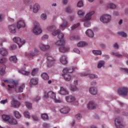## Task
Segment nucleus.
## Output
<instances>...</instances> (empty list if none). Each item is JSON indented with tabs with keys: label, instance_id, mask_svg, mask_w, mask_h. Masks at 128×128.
<instances>
[{
	"label": "nucleus",
	"instance_id": "nucleus-33",
	"mask_svg": "<svg viewBox=\"0 0 128 128\" xmlns=\"http://www.w3.org/2000/svg\"><path fill=\"white\" fill-rule=\"evenodd\" d=\"M46 30L48 32H54L56 30V27L55 26H48Z\"/></svg>",
	"mask_w": 128,
	"mask_h": 128
},
{
	"label": "nucleus",
	"instance_id": "nucleus-10",
	"mask_svg": "<svg viewBox=\"0 0 128 128\" xmlns=\"http://www.w3.org/2000/svg\"><path fill=\"white\" fill-rule=\"evenodd\" d=\"M16 27L14 24L10 25L9 26H8V32L11 34H16Z\"/></svg>",
	"mask_w": 128,
	"mask_h": 128
},
{
	"label": "nucleus",
	"instance_id": "nucleus-38",
	"mask_svg": "<svg viewBox=\"0 0 128 128\" xmlns=\"http://www.w3.org/2000/svg\"><path fill=\"white\" fill-rule=\"evenodd\" d=\"M14 116L16 118H22V114L18 111H14Z\"/></svg>",
	"mask_w": 128,
	"mask_h": 128
},
{
	"label": "nucleus",
	"instance_id": "nucleus-19",
	"mask_svg": "<svg viewBox=\"0 0 128 128\" xmlns=\"http://www.w3.org/2000/svg\"><path fill=\"white\" fill-rule=\"evenodd\" d=\"M38 80L36 78H32L30 80V86H36L38 84Z\"/></svg>",
	"mask_w": 128,
	"mask_h": 128
},
{
	"label": "nucleus",
	"instance_id": "nucleus-3",
	"mask_svg": "<svg viewBox=\"0 0 128 128\" xmlns=\"http://www.w3.org/2000/svg\"><path fill=\"white\" fill-rule=\"evenodd\" d=\"M36 24H34V28L32 30L34 34H36L38 36V34H42V29H40V24L36 22Z\"/></svg>",
	"mask_w": 128,
	"mask_h": 128
},
{
	"label": "nucleus",
	"instance_id": "nucleus-62",
	"mask_svg": "<svg viewBox=\"0 0 128 128\" xmlns=\"http://www.w3.org/2000/svg\"><path fill=\"white\" fill-rule=\"evenodd\" d=\"M120 70L123 72H126V74H128V68H120Z\"/></svg>",
	"mask_w": 128,
	"mask_h": 128
},
{
	"label": "nucleus",
	"instance_id": "nucleus-18",
	"mask_svg": "<svg viewBox=\"0 0 128 128\" xmlns=\"http://www.w3.org/2000/svg\"><path fill=\"white\" fill-rule=\"evenodd\" d=\"M82 22H84V28H90L92 26V23L90 22V20L83 19Z\"/></svg>",
	"mask_w": 128,
	"mask_h": 128
},
{
	"label": "nucleus",
	"instance_id": "nucleus-35",
	"mask_svg": "<svg viewBox=\"0 0 128 128\" xmlns=\"http://www.w3.org/2000/svg\"><path fill=\"white\" fill-rule=\"evenodd\" d=\"M62 76H64V78L66 82H70V80L72 76L70 75V74H62Z\"/></svg>",
	"mask_w": 128,
	"mask_h": 128
},
{
	"label": "nucleus",
	"instance_id": "nucleus-17",
	"mask_svg": "<svg viewBox=\"0 0 128 128\" xmlns=\"http://www.w3.org/2000/svg\"><path fill=\"white\" fill-rule=\"evenodd\" d=\"M94 14V11L90 12L86 15L84 18L83 20H90L92 19V14Z\"/></svg>",
	"mask_w": 128,
	"mask_h": 128
},
{
	"label": "nucleus",
	"instance_id": "nucleus-59",
	"mask_svg": "<svg viewBox=\"0 0 128 128\" xmlns=\"http://www.w3.org/2000/svg\"><path fill=\"white\" fill-rule=\"evenodd\" d=\"M0 103L1 104H8V98L1 100Z\"/></svg>",
	"mask_w": 128,
	"mask_h": 128
},
{
	"label": "nucleus",
	"instance_id": "nucleus-9",
	"mask_svg": "<svg viewBox=\"0 0 128 128\" xmlns=\"http://www.w3.org/2000/svg\"><path fill=\"white\" fill-rule=\"evenodd\" d=\"M30 10H32L33 8V12L34 14H36V12H38V10H40V4H36L34 5V6H30Z\"/></svg>",
	"mask_w": 128,
	"mask_h": 128
},
{
	"label": "nucleus",
	"instance_id": "nucleus-41",
	"mask_svg": "<svg viewBox=\"0 0 128 128\" xmlns=\"http://www.w3.org/2000/svg\"><path fill=\"white\" fill-rule=\"evenodd\" d=\"M78 15L80 16V18H82V16H84V14H86V12H84V11L80 10L78 11Z\"/></svg>",
	"mask_w": 128,
	"mask_h": 128
},
{
	"label": "nucleus",
	"instance_id": "nucleus-37",
	"mask_svg": "<svg viewBox=\"0 0 128 128\" xmlns=\"http://www.w3.org/2000/svg\"><path fill=\"white\" fill-rule=\"evenodd\" d=\"M48 94L50 98H52V100H56V93L52 92H49Z\"/></svg>",
	"mask_w": 128,
	"mask_h": 128
},
{
	"label": "nucleus",
	"instance_id": "nucleus-64",
	"mask_svg": "<svg viewBox=\"0 0 128 128\" xmlns=\"http://www.w3.org/2000/svg\"><path fill=\"white\" fill-rule=\"evenodd\" d=\"M32 118L34 120H35V122H38L39 120L38 118L36 116H32Z\"/></svg>",
	"mask_w": 128,
	"mask_h": 128
},
{
	"label": "nucleus",
	"instance_id": "nucleus-8",
	"mask_svg": "<svg viewBox=\"0 0 128 128\" xmlns=\"http://www.w3.org/2000/svg\"><path fill=\"white\" fill-rule=\"evenodd\" d=\"M11 106L14 108H18L20 106V103L16 100H13L11 102Z\"/></svg>",
	"mask_w": 128,
	"mask_h": 128
},
{
	"label": "nucleus",
	"instance_id": "nucleus-34",
	"mask_svg": "<svg viewBox=\"0 0 128 128\" xmlns=\"http://www.w3.org/2000/svg\"><path fill=\"white\" fill-rule=\"evenodd\" d=\"M2 118L4 122H8L10 120V116L8 115L4 114L2 116Z\"/></svg>",
	"mask_w": 128,
	"mask_h": 128
},
{
	"label": "nucleus",
	"instance_id": "nucleus-11",
	"mask_svg": "<svg viewBox=\"0 0 128 128\" xmlns=\"http://www.w3.org/2000/svg\"><path fill=\"white\" fill-rule=\"evenodd\" d=\"M47 60H48V68H50L52 66V65L50 64H54V62H56V60L54 58H52V56H47Z\"/></svg>",
	"mask_w": 128,
	"mask_h": 128
},
{
	"label": "nucleus",
	"instance_id": "nucleus-50",
	"mask_svg": "<svg viewBox=\"0 0 128 128\" xmlns=\"http://www.w3.org/2000/svg\"><path fill=\"white\" fill-rule=\"evenodd\" d=\"M60 30H58L52 33V36H58V34H60Z\"/></svg>",
	"mask_w": 128,
	"mask_h": 128
},
{
	"label": "nucleus",
	"instance_id": "nucleus-22",
	"mask_svg": "<svg viewBox=\"0 0 128 128\" xmlns=\"http://www.w3.org/2000/svg\"><path fill=\"white\" fill-rule=\"evenodd\" d=\"M68 48L65 47L64 46H61L59 48V52H62L63 54H64V52H68Z\"/></svg>",
	"mask_w": 128,
	"mask_h": 128
},
{
	"label": "nucleus",
	"instance_id": "nucleus-40",
	"mask_svg": "<svg viewBox=\"0 0 128 128\" xmlns=\"http://www.w3.org/2000/svg\"><path fill=\"white\" fill-rule=\"evenodd\" d=\"M92 54L95 56H100L102 54V51L94 50H92Z\"/></svg>",
	"mask_w": 128,
	"mask_h": 128
},
{
	"label": "nucleus",
	"instance_id": "nucleus-44",
	"mask_svg": "<svg viewBox=\"0 0 128 128\" xmlns=\"http://www.w3.org/2000/svg\"><path fill=\"white\" fill-rule=\"evenodd\" d=\"M66 12L68 14H72V12L73 10L70 7H67L66 9Z\"/></svg>",
	"mask_w": 128,
	"mask_h": 128
},
{
	"label": "nucleus",
	"instance_id": "nucleus-53",
	"mask_svg": "<svg viewBox=\"0 0 128 128\" xmlns=\"http://www.w3.org/2000/svg\"><path fill=\"white\" fill-rule=\"evenodd\" d=\"M77 6L78 8H82V6H84V2H82V0L79 1L77 4Z\"/></svg>",
	"mask_w": 128,
	"mask_h": 128
},
{
	"label": "nucleus",
	"instance_id": "nucleus-47",
	"mask_svg": "<svg viewBox=\"0 0 128 128\" xmlns=\"http://www.w3.org/2000/svg\"><path fill=\"white\" fill-rule=\"evenodd\" d=\"M68 26V22H66V20H63V24H60V26L61 28H66Z\"/></svg>",
	"mask_w": 128,
	"mask_h": 128
},
{
	"label": "nucleus",
	"instance_id": "nucleus-60",
	"mask_svg": "<svg viewBox=\"0 0 128 128\" xmlns=\"http://www.w3.org/2000/svg\"><path fill=\"white\" fill-rule=\"evenodd\" d=\"M90 78H98V76L94 74H91L89 76Z\"/></svg>",
	"mask_w": 128,
	"mask_h": 128
},
{
	"label": "nucleus",
	"instance_id": "nucleus-52",
	"mask_svg": "<svg viewBox=\"0 0 128 128\" xmlns=\"http://www.w3.org/2000/svg\"><path fill=\"white\" fill-rule=\"evenodd\" d=\"M6 62H8L6 58H2L0 59V64H5Z\"/></svg>",
	"mask_w": 128,
	"mask_h": 128
},
{
	"label": "nucleus",
	"instance_id": "nucleus-4",
	"mask_svg": "<svg viewBox=\"0 0 128 128\" xmlns=\"http://www.w3.org/2000/svg\"><path fill=\"white\" fill-rule=\"evenodd\" d=\"M118 92L120 96H128V88L126 87H121L118 90Z\"/></svg>",
	"mask_w": 128,
	"mask_h": 128
},
{
	"label": "nucleus",
	"instance_id": "nucleus-21",
	"mask_svg": "<svg viewBox=\"0 0 128 128\" xmlns=\"http://www.w3.org/2000/svg\"><path fill=\"white\" fill-rule=\"evenodd\" d=\"M96 106V104L92 102H90L88 104V110H94Z\"/></svg>",
	"mask_w": 128,
	"mask_h": 128
},
{
	"label": "nucleus",
	"instance_id": "nucleus-23",
	"mask_svg": "<svg viewBox=\"0 0 128 128\" xmlns=\"http://www.w3.org/2000/svg\"><path fill=\"white\" fill-rule=\"evenodd\" d=\"M89 92L91 94H98V90L96 88H94V87L90 88Z\"/></svg>",
	"mask_w": 128,
	"mask_h": 128
},
{
	"label": "nucleus",
	"instance_id": "nucleus-27",
	"mask_svg": "<svg viewBox=\"0 0 128 128\" xmlns=\"http://www.w3.org/2000/svg\"><path fill=\"white\" fill-rule=\"evenodd\" d=\"M41 76L44 80H50V76L46 72H44L41 74Z\"/></svg>",
	"mask_w": 128,
	"mask_h": 128
},
{
	"label": "nucleus",
	"instance_id": "nucleus-29",
	"mask_svg": "<svg viewBox=\"0 0 128 128\" xmlns=\"http://www.w3.org/2000/svg\"><path fill=\"white\" fill-rule=\"evenodd\" d=\"M0 52V54H2V56H8V50L4 48H2Z\"/></svg>",
	"mask_w": 128,
	"mask_h": 128
},
{
	"label": "nucleus",
	"instance_id": "nucleus-56",
	"mask_svg": "<svg viewBox=\"0 0 128 128\" xmlns=\"http://www.w3.org/2000/svg\"><path fill=\"white\" fill-rule=\"evenodd\" d=\"M90 74V73L88 72H87L86 73H80L79 76H88Z\"/></svg>",
	"mask_w": 128,
	"mask_h": 128
},
{
	"label": "nucleus",
	"instance_id": "nucleus-61",
	"mask_svg": "<svg viewBox=\"0 0 128 128\" xmlns=\"http://www.w3.org/2000/svg\"><path fill=\"white\" fill-rule=\"evenodd\" d=\"M38 74V72L36 71V69H34L32 72V76H34L36 74Z\"/></svg>",
	"mask_w": 128,
	"mask_h": 128
},
{
	"label": "nucleus",
	"instance_id": "nucleus-20",
	"mask_svg": "<svg viewBox=\"0 0 128 128\" xmlns=\"http://www.w3.org/2000/svg\"><path fill=\"white\" fill-rule=\"evenodd\" d=\"M86 34L88 36H89V38H94V32L92 30L88 29L86 32Z\"/></svg>",
	"mask_w": 128,
	"mask_h": 128
},
{
	"label": "nucleus",
	"instance_id": "nucleus-51",
	"mask_svg": "<svg viewBox=\"0 0 128 128\" xmlns=\"http://www.w3.org/2000/svg\"><path fill=\"white\" fill-rule=\"evenodd\" d=\"M33 100H34V102H38V100H40V96H35L33 98Z\"/></svg>",
	"mask_w": 128,
	"mask_h": 128
},
{
	"label": "nucleus",
	"instance_id": "nucleus-43",
	"mask_svg": "<svg viewBox=\"0 0 128 128\" xmlns=\"http://www.w3.org/2000/svg\"><path fill=\"white\" fill-rule=\"evenodd\" d=\"M24 104L26 106L27 108H32V104L28 102H25Z\"/></svg>",
	"mask_w": 128,
	"mask_h": 128
},
{
	"label": "nucleus",
	"instance_id": "nucleus-48",
	"mask_svg": "<svg viewBox=\"0 0 128 128\" xmlns=\"http://www.w3.org/2000/svg\"><path fill=\"white\" fill-rule=\"evenodd\" d=\"M78 26H80V23H78L76 24H74L72 28H71V30H76V28H78Z\"/></svg>",
	"mask_w": 128,
	"mask_h": 128
},
{
	"label": "nucleus",
	"instance_id": "nucleus-26",
	"mask_svg": "<svg viewBox=\"0 0 128 128\" xmlns=\"http://www.w3.org/2000/svg\"><path fill=\"white\" fill-rule=\"evenodd\" d=\"M8 122V124H12V125L18 124V121L12 118H10Z\"/></svg>",
	"mask_w": 128,
	"mask_h": 128
},
{
	"label": "nucleus",
	"instance_id": "nucleus-57",
	"mask_svg": "<svg viewBox=\"0 0 128 128\" xmlns=\"http://www.w3.org/2000/svg\"><path fill=\"white\" fill-rule=\"evenodd\" d=\"M82 118V116L80 114H78L75 116V118H76L77 120H80Z\"/></svg>",
	"mask_w": 128,
	"mask_h": 128
},
{
	"label": "nucleus",
	"instance_id": "nucleus-63",
	"mask_svg": "<svg viewBox=\"0 0 128 128\" xmlns=\"http://www.w3.org/2000/svg\"><path fill=\"white\" fill-rule=\"evenodd\" d=\"M42 40H48V36L47 34L44 35L42 38Z\"/></svg>",
	"mask_w": 128,
	"mask_h": 128
},
{
	"label": "nucleus",
	"instance_id": "nucleus-45",
	"mask_svg": "<svg viewBox=\"0 0 128 128\" xmlns=\"http://www.w3.org/2000/svg\"><path fill=\"white\" fill-rule=\"evenodd\" d=\"M24 114L25 118H30V112L28 111H25L24 112Z\"/></svg>",
	"mask_w": 128,
	"mask_h": 128
},
{
	"label": "nucleus",
	"instance_id": "nucleus-15",
	"mask_svg": "<svg viewBox=\"0 0 128 128\" xmlns=\"http://www.w3.org/2000/svg\"><path fill=\"white\" fill-rule=\"evenodd\" d=\"M66 45V42L64 40H58L55 42V46H64Z\"/></svg>",
	"mask_w": 128,
	"mask_h": 128
},
{
	"label": "nucleus",
	"instance_id": "nucleus-42",
	"mask_svg": "<svg viewBox=\"0 0 128 128\" xmlns=\"http://www.w3.org/2000/svg\"><path fill=\"white\" fill-rule=\"evenodd\" d=\"M70 90L72 92H76V90H78V88L76 86H72Z\"/></svg>",
	"mask_w": 128,
	"mask_h": 128
},
{
	"label": "nucleus",
	"instance_id": "nucleus-12",
	"mask_svg": "<svg viewBox=\"0 0 128 128\" xmlns=\"http://www.w3.org/2000/svg\"><path fill=\"white\" fill-rule=\"evenodd\" d=\"M22 28H26V22L24 20H19L17 23V28L18 30Z\"/></svg>",
	"mask_w": 128,
	"mask_h": 128
},
{
	"label": "nucleus",
	"instance_id": "nucleus-5",
	"mask_svg": "<svg viewBox=\"0 0 128 128\" xmlns=\"http://www.w3.org/2000/svg\"><path fill=\"white\" fill-rule=\"evenodd\" d=\"M122 118L120 117H118L115 119V126L117 128H124V124H122Z\"/></svg>",
	"mask_w": 128,
	"mask_h": 128
},
{
	"label": "nucleus",
	"instance_id": "nucleus-25",
	"mask_svg": "<svg viewBox=\"0 0 128 128\" xmlns=\"http://www.w3.org/2000/svg\"><path fill=\"white\" fill-rule=\"evenodd\" d=\"M60 62L62 64H68V60H66V56H62L60 58Z\"/></svg>",
	"mask_w": 128,
	"mask_h": 128
},
{
	"label": "nucleus",
	"instance_id": "nucleus-46",
	"mask_svg": "<svg viewBox=\"0 0 128 128\" xmlns=\"http://www.w3.org/2000/svg\"><path fill=\"white\" fill-rule=\"evenodd\" d=\"M118 34L119 36H120L123 38H126V36H128V35L124 32H118Z\"/></svg>",
	"mask_w": 128,
	"mask_h": 128
},
{
	"label": "nucleus",
	"instance_id": "nucleus-55",
	"mask_svg": "<svg viewBox=\"0 0 128 128\" xmlns=\"http://www.w3.org/2000/svg\"><path fill=\"white\" fill-rule=\"evenodd\" d=\"M112 56H117V57H120V56H123L122 55L118 53V52H112Z\"/></svg>",
	"mask_w": 128,
	"mask_h": 128
},
{
	"label": "nucleus",
	"instance_id": "nucleus-1",
	"mask_svg": "<svg viewBox=\"0 0 128 128\" xmlns=\"http://www.w3.org/2000/svg\"><path fill=\"white\" fill-rule=\"evenodd\" d=\"M18 82L16 80H12L11 82V84H8V90H12V88H14V86H15V91L16 92H22L24 88V84H22L20 86H18Z\"/></svg>",
	"mask_w": 128,
	"mask_h": 128
},
{
	"label": "nucleus",
	"instance_id": "nucleus-24",
	"mask_svg": "<svg viewBox=\"0 0 128 128\" xmlns=\"http://www.w3.org/2000/svg\"><path fill=\"white\" fill-rule=\"evenodd\" d=\"M59 94L62 95L68 94V92L66 88H64V87H61L59 91Z\"/></svg>",
	"mask_w": 128,
	"mask_h": 128
},
{
	"label": "nucleus",
	"instance_id": "nucleus-2",
	"mask_svg": "<svg viewBox=\"0 0 128 128\" xmlns=\"http://www.w3.org/2000/svg\"><path fill=\"white\" fill-rule=\"evenodd\" d=\"M100 20L103 24H108L112 20V16L110 14H104L101 16Z\"/></svg>",
	"mask_w": 128,
	"mask_h": 128
},
{
	"label": "nucleus",
	"instance_id": "nucleus-16",
	"mask_svg": "<svg viewBox=\"0 0 128 128\" xmlns=\"http://www.w3.org/2000/svg\"><path fill=\"white\" fill-rule=\"evenodd\" d=\"M0 74L2 76L6 74V66L4 64H2L0 66Z\"/></svg>",
	"mask_w": 128,
	"mask_h": 128
},
{
	"label": "nucleus",
	"instance_id": "nucleus-14",
	"mask_svg": "<svg viewBox=\"0 0 128 128\" xmlns=\"http://www.w3.org/2000/svg\"><path fill=\"white\" fill-rule=\"evenodd\" d=\"M66 102H74L76 98V97L72 96H68L66 98Z\"/></svg>",
	"mask_w": 128,
	"mask_h": 128
},
{
	"label": "nucleus",
	"instance_id": "nucleus-28",
	"mask_svg": "<svg viewBox=\"0 0 128 128\" xmlns=\"http://www.w3.org/2000/svg\"><path fill=\"white\" fill-rule=\"evenodd\" d=\"M70 112V109L68 107H65L64 108H62L60 110V112L61 114H68V112Z\"/></svg>",
	"mask_w": 128,
	"mask_h": 128
},
{
	"label": "nucleus",
	"instance_id": "nucleus-30",
	"mask_svg": "<svg viewBox=\"0 0 128 128\" xmlns=\"http://www.w3.org/2000/svg\"><path fill=\"white\" fill-rule=\"evenodd\" d=\"M106 64V62L104 60H100L98 62L97 68H102V66H104Z\"/></svg>",
	"mask_w": 128,
	"mask_h": 128
},
{
	"label": "nucleus",
	"instance_id": "nucleus-39",
	"mask_svg": "<svg viewBox=\"0 0 128 128\" xmlns=\"http://www.w3.org/2000/svg\"><path fill=\"white\" fill-rule=\"evenodd\" d=\"M88 46V44H86V42H79L78 44V46L79 48H82V46Z\"/></svg>",
	"mask_w": 128,
	"mask_h": 128
},
{
	"label": "nucleus",
	"instance_id": "nucleus-13",
	"mask_svg": "<svg viewBox=\"0 0 128 128\" xmlns=\"http://www.w3.org/2000/svg\"><path fill=\"white\" fill-rule=\"evenodd\" d=\"M39 48L42 52H46V50H48L50 48V46L41 44L39 45Z\"/></svg>",
	"mask_w": 128,
	"mask_h": 128
},
{
	"label": "nucleus",
	"instance_id": "nucleus-31",
	"mask_svg": "<svg viewBox=\"0 0 128 128\" xmlns=\"http://www.w3.org/2000/svg\"><path fill=\"white\" fill-rule=\"evenodd\" d=\"M9 60L11 62H14V64H16L18 62V58L16 56H11Z\"/></svg>",
	"mask_w": 128,
	"mask_h": 128
},
{
	"label": "nucleus",
	"instance_id": "nucleus-6",
	"mask_svg": "<svg viewBox=\"0 0 128 128\" xmlns=\"http://www.w3.org/2000/svg\"><path fill=\"white\" fill-rule=\"evenodd\" d=\"M13 41L14 42H16V44H18L20 48H22V45L26 44V40H22V39L18 37L14 38Z\"/></svg>",
	"mask_w": 128,
	"mask_h": 128
},
{
	"label": "nucleus",
	"instance_id": "nucleus-49",
	"mask_svg": "<svg viewBox=\"0 0 128 128\" xmlns=\"http://www.w3.org/2000/svg\"><path fill=\"white\" fill-rule=\"evenodd\" d=\"M64 34L60 32H59L58 36V38H59V40H62V38H64Z\"/></svg>",
	"mask_w": 128,
	"mask_h": 128
},
{
	"label": "nucleus",
	"instance_id": "nucleus-36",
	"mask_svg": "<svg viewBox=\"0 0 128 128\" xmlns=\"http://www.w3.org/2000/svg\"><path fill=\"white\" fill-rule=\"evenodd\" d=\"M41 118L43 120H48V116L46 114H42Z\"/></svg>",
	"mask_w": 128,
	"mask_h": 128
},
{
	"label": "nucleus",
	"instance_id": "nucleus-58",
	"mask_svg": "<svg viewBox=\"0 0 128 128\" xmlns=\"http://www.w3.org/2000/svg\"><path fill=\"white\" fill-rule=\"evenodd\" d=\"M21 74H24V76H28L30 74V72H26V70H22L21 72Z\"/></svg>",
	"mask_w": 128,
	"mask_h": 128
},
{
	"label": "nucleus",
	"instance_id": "nucleus-54",
	"mask_svg": "<svg viewBox=\"0 0 128 128\" xmlns=\"http://www.w3.org/2000/svg\"><path fill=\"white\" fill-rule=\"evenodd\" d=\"M48 16H46V14H42L41 15V18L42 20H46Z\"/></svg>",
	"mask_w": 128,
	"mask_h": 128
},
{
	"label": "nucleus",
	"instance_id": "nucleus-32",
	"mask_svg": "<svg viewBox=\"0 0 128 128\" xmlns=\"http://www.w3.org/2000/svg\"><path fill=\"white\" fill-rule=\"evenodd\" d=\"M106 6L108 8H112V10H114V8H116V4L112 3H108Z\"/></svg>",
	"mask_w": 128,
	"mask_h": 128
},
{
	"label": "nucleus",
	"instance_id": "nucleus-7",
	"mask_svg": "<svg viewBox=\"0 0 128 128\" xmlns=\"http://www.w3.org/2000/svg\"><path fill=\"white\" fill-rule=\"evenodd\" d=\"M76 70V68L72 67L69 68H66L63 70L62 72L64 74H72V72H74Z\"/></svg>",
	"mask_w": 128,
	"mask_h": 128
}]
</instances>
